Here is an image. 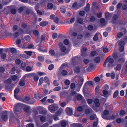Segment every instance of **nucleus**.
I'll list each match as a JSON object with an SVG mask.
<instances>
[{
	"label": "nucleus",
	"instance_id": "69168bd1",
	"mask_svg": "<svg viewBox=\"0 0 127 127\" xmlns=\"http://www.w3.org/2000/svg\"><path fill=\"white\" fill-rule=\"evenodd\" d=\"M10 50L11 52L12 53H15L16 51V49L14 48H11L10 49Z\"/></svg>",
	"mask_w": 127,
	"mask_h": 127
},
{
	"label": "nucleus",
	"instance_id": "b1692460",
	"mask_svg": "<svg viewBox=\"0 0 127 127\" xmlns=\"http://www.w3.org/2000/svg\"><path fill=\"white\" fill-rule=\"evenodd\" d=\"M32 32L33 34L37 36H38L39 34V32L37 30H32Z\"/></svg>",
	"mask_w": 127,
	"mask_h": 127
},
{
	"label": "nucleus",
	"instance_id": "c756f323",
	"mask_svg": "<svg viewBox=\"0 0 127 127\" xmlns=\"http://www.w3.org/2000/svg\"><path fill=\"white\" fill-rule=\"evenodd\" d=\"M37 7L38 5H37L35 6V9L37 13L39 15H41L42 14V12L41 11L37 10L38 9Z\"/></svg>",
	"mask_w": 127,
	"mask_h": 127
},
{
	"label": "nucleus",
	"instance_id": "e433bc0d",
	"mask_svg": "<svg viewBox=\"0 0 127 127\" xmlns=\"http://www.w3.org/2000/svg\"><path fill=\"white\" fill-rule=\"evenodd\" d=\"M52 117L55 121H57L59 120V119L57 117V115H52Z\"/></svg>",
	"mask_w": 127,
	"mask_h": 127
},
{
	"label": "nucleus",
	"instance_id": "864d4df0",
	"mask_svg": "<svg viewBox=\"0 0 127 127\" xmlns=\"http://www.w3.org/2000/svg\"><path fill=\"white\" fill-rule=\"evenodd\" d=\"M96 117V115L95 114H94L90 116V119L91 120H93Z\"/></svg>",
	"mask_w": 127,
	"mask_h": 127
},
{
	"label": "nucleus",
	"instance_id": "2f4dec72",
	"mask_svg": "<svg viewBox=\"0 0 127 127\" xmlns=\"http://www.w3.org/2000/svg\"><path fill=\"white\" fill-rule=\"evenodd\" d=\"M11 80L10 79H8L7 80H5L4 83L5 84H10L11 82Z\"/></svg>",
	"mask_w": 127,
	"mask_h": 127
},
{
	"label": "nucleus",
	"instance_id": "c9c22d12",
	"mask_svg": "<svg viewBox=\"0 0 127 127\" xmlns=\"http://www.w3.org/2000/svg\"><path fill=\"white\" fill-rule=\"evenodd\" d=\"M34 73H33L32 74H27L25 75L23 77L22 79H24V80H25V78L26 77H28L29 76H31V75L32 74H34Z\"/></svg>",
	"mask_w": 127,
	"mask_h": 127
},
{
	"label": "nucleus",
	"instance_id": "412c9836",
	"mask_svg": "<svg viewBox=\"0 0 127 127\" xmlns=\"http://www.w3.org/2000/svg\"><path fill=\"white\" fill-rule=\"evenodd\" d=\"M2 120L4 121H6L7 120V114H3L1 116Z\"/></svg>",
	"mask_w": 127,
	"mask_h": 127
},
{
	"label": "nucleus",
	"instance_id": "72a5a7b5",
	"mask_svg": "<svg viewBox=\"0 0 127 127\" xmlns=\"http://www.w3.org/2000/svg\"><path fill=\"white\" fill-rule=\"evenodd\" d=\"M25 39L28 41H30L31 39V38L30 36H26L24 38Z\"/></svg>",
	"mask_w": 127,
	"mask_h": 127
},
{
	"label": "nucleus",
	"instance_id": "39448f33",
	"mask_svg": "<svg viewBox=\"0 0 127 127\" xmlns=\"http://www.w3.org/2000/svg\"><path fill=\"white\" fill-rule=\"evenodd\" d=\"M30 100V99L29 97H25L24 98L22 99V101L24 102L28 103L31 104H33L36 101L35 100H33V102H29V100ZM33 99H32V100H33Z\"/></svg>",
	"mask_w": 127,
	"mask_h": 127
},
{
	"label": "nucleus",
	"instance_id": "58836bf2",
	"mask_svg": "<svg viewBox=\"0 0 127 127\" xmlns=\"http://www.w3.org/2000/svg\"><path fill=\"white\" fill-rule=\"evenodd\" d=\"M90 5L89 3H87L85 10L86 11H88L90 9Z\"/></svg>",
	"mask_w": 127,
	"mask_h": 127
},
{
	"label": "nucleus",
	"instance_id": "774afa93",
	"mask_svg": "<svg viewBox=\"0 0 127 127\" xmlns=\"http://www.w3.org/2000/svg\"><path fill=\"white\" fill-rule=\"evenodd\" d=\"M75 127H82V125L77 123H75L73 124Z\"/></svg>",
	"mask_w": 127,
	"mask_h": 127
},
{
	"label": "nucleus",
	"instance_id": "393cba45",
	"mask_svg": "<svg viewBox=\"0 0 127 127\" xmlns=\"http://www.w3.org/2000/svg\"><path fill=\"white\" fill-rule=\"evenodd\" d=\"M26 66V64L25 63H22L21 64V68L23 70H25Z\"/></svg>",
	"mask_w": 127,
	"mask_h": 127
},
{
	"label": "nucleus",
	"instance_id": "cd10ccee",
	"mask_svg": "<svg viewBox=\"0 0 127 127\" xmlns=\"http://www.w3.org/2000/svg\"><path fill=\"white\" fill-rule=\"evenodd\" d=\"M24 79H22V78L21 80L19 82V85L20 86H23L25 85V82L24 80Z\"/></svg>",
	"mask_w": 127,
	"mask_h": 127
},
{
	"label": "nucleus",
	"instance_id": "aec40b11",
	"mask_svg": "<svg viewBox=\"0 0 127 127\" xmlns=\"http://www.w3.org/2000/svg\"><path fill=\"white\" fill-rule=\"evenodd\" d=\"M48 23V22H47L42 21L40 23V25L41 26L43 27L47 25Z\"/></svg>",
	"mask_w": 127,
	"mask_h": 127
},
{
	"label": "nucleus",
	"instance_id": "9d476101",
	"mask_svg": "<svg viewBox=\"0 0 127 127\" xmlns=\"http://www.w3.org/2000/svg\"><path fill=\"white\" fill-rule=\"evenodd\" d=\"M102 56H99L96 57L94 59L95 62L97 63H99L101 60H102Z\"/></svg>",
	"mask_w": 127,
	"mask_h": 127
},
{
	"label": "nucleus",
	"instance_id": "2eb2a0df",
	"mask_svg": "<svg viewBox=\"0 0 127 127\" xmlns=\"http://www.w3.org/2000/svg\"><path fill=\"white\" fill-rule=\"evenodd\" d=\"M61 124L62 127H64L67 125L68 124V122L64 120H62L61 122Z\"/></svg>",
	"mask_w": 127,
	"mask_h": 127
},
{
	"label": "nucleus",
	"instance_id": "473e14b6",
	"mask_svg": "<svg viewBox=\"0 0 127 127\" xmlns=\"http://www.w3.org/2000/svg\"><path fill=\"white\" fill-rule=\"evenodd\" d=\"M63 110L62 109H60L57 112L56 114L58 116H59L63 112Z\"/></svg>",
	"mask_w": 127,
	"mask_h": 127
},
{
	"label": "nucleus",
	"instance_id": "4d7b16f0",
	"mask_svg": "<svg viewBox=\"0 0 127 127\" xmlns=\"http://www.w3.org/2000/svg\"><path fill=\"white\" fill-rule=\"evenodd\" d=\"M77 21V22L79 23L80 24H82L83 23V21L82 19L79 18H78Z\"/></svg>",
	"mask_w": 127,
	"mask_h": 127
},
{
	"label": "nucleus",
	"instance_id": "a878e982",
	"mask_svg": "<svg viewBox=\"0 0 127 127\" xmlns=\"http://www.w3.org/2000/svg\"><path fill=\"white\" fill-rule=\"evenodd\" d=\"M127 113V112H126L125 110H122L120 111V115L121 116L125 115Z\"/></svg>",
	"mask_w": 127,
	"mask_h": 127
},
{
	"label": "nucleus",
	"instance_id": "bb28decb",
	"mask_svg": "<svg viewBox=\"0 0 127 127\" xmlns=\"http://www.w3.org/2000/svg\"><path fill=\"white\" fill-rule=\"evenodd\" d=\"M11 78L12 80L13 81H16L18 80L19 79V77H17L16 75H14L12 76Z\"/></svg>",
	"mask_w": 127,
	"mask_h": 127
},
{
	"label": "nucleus",
	"instance_id": "bf43d9fd",
	"mask_svg": "<svg viewBox=\"0 0 127 127\" xmlns=\"http://www.w3.org/2000/svg\"><path fill=\"white\" fill-rule=\"evenodd\" d=\"M34 97L36 99H37L39 98V99L41 98L42 97H40L39 96L38 93L34 95Z\"/></svg>",
	"mask_w": 127,
	"mask_h": 127
},
{
	"label": "nucleus",
	"instance_id": "1a4fd4ad",
	"mask_svg": "<svg viewBox=\"0 0 127 127\" xmlns=\"http://www.w3.org/2000/svg\"><path fill=\"white\" fill-rule=\"evenodd\" d=\"M87 50V48L85 47H81V51L82 52L81 56L82 57L86 56V55L85 52Z\"/></svg>",
	"mask_w": 127,
	"mask_h": 127
},
{
	"label": "nucleus",
	"instance_id": "dca6fc26",
	"mask_svg": "<svg viewBox=\"0 0 127 127\" xmlns=\"http://www.w3.org/2000/svg\"><path fill=\"white\" fill-rule=\"evenodd\" d=\"M93 111L89 107H88L85 110V113L86 114H89L90 113H92Z\"/></svg>",
	"mask_w": 127,
	"mask_h": 127
},
{
	"label": "nucleus",
	"instance_id": "c03bdc74",
	"mask_svg": "<svg viewBox=\"0 0 127 127\" xmlns=\"http://www.w3.org/2000/svg\"><path fill=\"white\" fill-rule=\"evenodd\" d=\"M40 121L41 122H45L46 121V118L44 116H42L40 118Z\"/></svg>",
	"mask_w": 127,
	"mask_h": 127
},
{
	"label": "nucleus",
	"instance_id": "680f3d73",
	"mask_svg": "<svg viewBox=\"0 0 127 127\" xmlns=\"http://www.w3.org/2000/svg\"><path fill=\"white\" fill-rule=\"evenodd\" d=\"M93 39L95 41H96L98 39V37L97 33H96L95 34L94 37Z\"/></svg>",
	"mask_w": 127,
	"mask_h": 127
},
{
	"label": "nucleus",
	"instance_id": "9b49d317",
	"mask_svg": "<svg viewBox=\"0 0 127 127\" xmlns=\"http://www.w3.org/2000/svg\"><path fill=\"white\" fill-rule=\"evenodd\" d=\"M105 18L107 20H110L112 16V14L108 12H107L105 13Z\"/></svg>",
	"mask_w": 127,
	"mask_h": 127
},
{
	"label": "nucleus",
	"instance_id": "603ef678",
	"mask_svg": "<svg viewBox=\"0 0 127 127\" xmlns=\"http://www.w3.org/2000/svg\"><path fill=\"white\" fill-rule=\"evenodd\" d=\"M20 42H21V40L20 39H18L16 41V43L18 45V46L19 47H22V45L19 44Z\"/></svg>",
	"mask_w": 127,
	"mask_h": 127
},
{
	"label": "nucleus",
	"instance_id": "e2e57ef3",
	"mask_svg": "<svg viewBox=\"0 0 127 127\" xmlns=\"http://www.w3.org/2000/svg\"><path fill=\"white\" fill-rule=\"evenodd\" d=\"M124 46H120L119 50L120 52H122L124 51Z\"/></svg>",
	"mask_w": 127,
	"mask_h": 127
},
{
	"label": "nucleus",
	"instance_id": "f03ea898",
	"mask_svg": "<svg viewBox=\"0 0 127 127\" xmlns=\"http://www.w3.org/2000/svg\"><path fill=\"white\" fill-rule=\"evenodd\" d=\"M21 107V104L20 103H17L14 105V111L16 115H18L17 112H20Z\"/></svg>",
	"mask_w": 127,
	"mask_h": 127
},
{
	"label": "nucleus",
	"instance_id": "f257e3e1",
	"mask_svg": "<svg viewBox=\"0 0 127 127\" xmlns=\"http://www.w3.org/2000/svg\"><path fill=\"white\" fill-rule=\"evenodd\" d=\"M48 108L50 111L52 113H53L55 111L57 110L58 109L57 105L54 104L49 105Z\"/></svg>",
	"mask_w": 127,
	"mask_h": 127
},
{
	"label": "nucleus",
	"instance_id": "338daca9",
	"mask_svg": "<svg viewBox=\"0 0 127 127\" xmlns=\"http://www.w3.org/2000/svg\"><path fill=\"white\" fill-rule=\"evenodd\" d=\"M64 83L67 85H69L70 84V81L68 80H66L64 81Z\"/></svg>",
	"mask_w": 127,
	"mask_h": 127
},
{
	"label": "nucleus",
	"instance_id": "79ce46f5",
	"mask_svg": "<svg viewBox=\"0 0 127 127\" xmlns=\"http://www.w3.org/2000/svg\"><path fill=\"white\" fill-rule=\"evenodd\" d=\"M53 5L51 3H48L47 5V6L48 9H52L53 7Z\"/></svg>",
	"mask_w": 127,
	"mask_h": 127
},
{
	"label": "nucleus",
	"instance_id": "4c0bfd02",
	"mask_svg": "<svg viewBox=\"0 0 127 127\" xmlns=\"http://www.w3.org/2000/svg\"><path fill=\"white\" fill-rule=\"evenodd\" d=\"M43 77L40 78L39 80V82L38 83V85L39 86L42 83L43 81Z\"/></svg>",
	"mask_w": 127,
	"mask_h": 127
},
{
	"label": "nucleus",
	"instance_id": "5fc2aeb1",
	"mask_svg": "<svg viewBox=\"0 0 127 127\" xmlns=\"http://www.w3.org/2000/svg\"><path fill=\"white\" fill-rule=\"evenodd\" d=\"M111 78L112 79H114L115 77V73L114 71H112L111 74Z\"/></svg>",
	"mask_w": 127,
	"mask_h": 127
},
{
	"label": "nucleus",
	"instance_id": "de8ad7c7",
	"mask_svg": "<svg viewBox=\"0 0 127 127\" xmlns=\"http://www.w3.org/2000/svg\"><path fill=\"white\" fill-rule=\"evenodd\" d=\"M61 89V88L59 87L58 86L55 88L53 89V91H57L60 90Z\"/></svg>",
	"mask_w": 127,
	"mask_h": 127
},
{
	"label": "nucleus",
	"instance_id": "8fccbe9b",
	"mask_svg": "<svg viewBox=\"0 0 127 127\" xmlns=\"http://www.w3.org/2000/svg\"><path fill=\"white\" fill-rule=\"evenodd\" d=\"M107 61H108L109 63L111 64H112L114 62V60L112 58H110L109 59L108 58Z\"/></svg>",
	"mask_w": 127,
	"mask_h": 127
},
{
	"label": "nucleus",
	"instance_id": "37998d69",
	"mask_svg": "<svg viewBox=\"0 0 127 127\" xmlns=\"http://www.w3.org/2000/svg\"><path fill=\"white\" fill-rule=\"evenodd\" d=\"M103 93L104 96H106L108 95V93L107 90H104L103 91Z\"/></svg>",
	"mask_w": 127,
	"mask_h": 127
},
{
	"label": "nucleus",
	"instance_id": "0e129e2a",
	"mask_svg": "<svg viewBox=\"0 0 127 127\" xmlns=\"http://www.w3.org/2000/svg\"><path fill=\"white\" fill-rule=\"evenodd\" d=\"M96 54V52L95 51H93L91 53V55L92 56H95Z\"/></svg>",
	"mask_w": 127,
	"mask_h": 127
},
{
	"label": "nucleus",
	"instance_id": "a18cd8bd",
	"mask_svg": "<svg viewBox=\"0 0 127 127\" xmlns=\"http://www.w3.org/2000/svg\"><path fill=\"white\" fill-rule=\"evenodd\" d=\"M25 53L30 56H31L32 54V52L31 51H25Z\"/></svg>",
	"mask_w": 127,
	"mask_h": 127
},
{
	"label": "nucleus",
	"instance_id": "ea45409f",
	"mask_svg": "<svg viewBox=\"0 0 127 127\" xmlns=\"http://www.w3.org/2000/svg\"><path fill=\"white\" fill-rule=\"evenodd\" d=\"M77 2H75L72 5V7L73 8L76 9H78V8L77 6Z\"/></svg>",
	"mask_w": 127,
	"mask_h": 127
},
{
	"label": "nucleus",
	"instance_id": "423d86ee",
	"mask_svg": "<svg viewBox=\"0 0 127 127\" xmlns=\"http://www.w3.org/2000/svg\"><path fill=\"white\" fill-rule=\"evenodd\" d=\"M30 107L28 106H26L24 108V111L29 115L31 114V111L30 110Z\"/></svg>",
	"mask_w": 127,
	"mask_h": 127
},
{
	"label": "nucleus",
	"instance_id": "4468645a",
	"mask_svg": "<svg viewBox=\"0 0 127 127\" xmlns=\"http://www.w3.org/2000/svg\"><path fill=\"white\" fill-rule=\"evenodd\" d=\"M94 102L95 104L96 107H99L100 104L99 102V100L97 99H95L94 100Z\"/></svg>",
	"mask_w": 127,
	"mask_h": 127
},
{
	"label": "nucleus",
	"instance_id": "f3484780",
	"mask_svg": "<svg viewBox=\"0 0 127 127\" xmlns=\"http://www.w3.org/2000/svg\"><path fill=\"white\" fill-rule=\"evenodd\" d=\"M121 64H119L117 65L116 67L114 68V70L116 71H120L121 68Z\"/></svg>",
	"mask_w": 127,
	"mask_h": 127
},
{
	"label": "nucleus",
	"instance_id": "5701e85b",
	"mask_svg": "<svg viewBox=\"0 0 127 127\" xmlns=\"http://www.w3.org/2000/svg\"><path fill=\"white\" fill-rule=\"evenodd\" d=\"M100 22L102 24V26H104L106 24V23L105 21V20L103 18H101L100 20Z\"/></svg>",
	"mask_w": 127,
	"mask_h": 127
},
{
	"label": "nucleus",
	"instance_id": "ddd939ff",
	"mask_svg": "<svg viewBox=\"0 0 127 127\" xmlns=\"http://www.w3.org/2000/svg\"><path fill=\"white\" fill-rule=\"evenodd\" d=\"M118 16L117 15H114L113 17L112 20V23H116L117 22V20L118 18Z\"/></svg>",
	"mask_w": 127,
	"mask_h": 127
},
{
	"label": "nucleus",
	"instance_id": "052dcab7",
	"mask_svg": "<svg viewBox=\"0 0 127 127\" xmlns=\"http://www.w3.org/2000/svg\"><path fill=\"white\" fill-rule=\"evenodd\" d=\"M21 62V60L19 59H17L15 61V63L17 64H19Z\"/></svg>",
	"mask_w": 127,
	"mask_h": 127
},
{
	"label": "nucleus",
	"instance_id": "7ed1b4c3",
	"mask_svg": "<svg viewBox=\"0 0 127 127\" xmlns=\"http://www.w3.org/2000/svg\"><path fill=\"white\" fill-rule=\"evenodd\" d=\"M71 95L77 96V99L79 100H82L83 98V96L77 94L76 92L74 91H72L71 93Z\"/></svg>",
	"mask_w": 127,
	"mask_h": 127
},
{
	"label": "nucleus",
	"instance_id": "6e6552de",
	"mask_svg": "<svg viewBox=\"0 0 127 127\" xmlns=\"http://www.w3.org/2000/svg\"><path fill=\"white\" fill-rule=\"evenodd\" d=\"M66 112L69 115H71L72 114L73 110L72 108L67 107L66 109Z\"/></svg>",
	"mask_w": 127,
	"mask_h": 127
},
{
	"label": "nucleus",
	"instance_id": "a211bd4d",
	"mask_svg": "<svg viewBox=\"0 0 127 127\" xmlns=\"http://www.w3.org/2000/svg\"><path fill=\"white\" fill-rule=\"evenodd\" d=\"M69 34L72 36H75L77 35V33L71 30H70Z\"/></svg>",
	"mask_w": 127,
	"mask_h": 127
},
{
	"label": "nucleus",
	"instance_id": "7c9ffc66",
	"mask_svg": "<svg viewBox=\"0 0 127 127\" xmlns=\"http://www.w3.org/2000/svg\"><path fill=\"white\" fill-rule=\"evenodd\" d=\"M15 119V117L14 115V114L13 113H12L11 114V116L10 117V121H12Z\"/></svg>",
	"mask_w": 127,
	"mask_h": 127
},
{
	"label": "nucleus",
	"instance_id": "f704fd0d",
	"mask_svg": "<svg viewBox=\"0 0 127 127\" xmlns=\"http://www.w3.org/2000/svg\"><path fill=\"white\" fill-rule=\"evenodd\" d=\"M25 70L29 72L33 70V69L31 67L28 66L26 67Z\"/></svg>",
	"mask_w": 127,
	"mask_h": 127
},
{
	"label": "nucleus",
	"instance_id": "6ab92c4d",
	"mask_svg": "<svg viewBox=\"0 0 127 127\" xmlns=\"http://www.w3.org/2000/svg\"><path fill=\"white\" fill-rule=\"evenodd\" d=\"M117 43H118L119 46H124L125 45V42L124 41L122 40L121 39L119 41H118Z\"/></svg>",
	"mask_w": 127,
	"mask_h": 127
},
{
	"label": "nucleus",
	"instance_id": "09e8293b",
	"mask_svg": "<svg viewBox=\"0 0 127 127\" xmlns=\"http://www.w3.org/2000/svg\"><path fill=\"white\" fill-rule=\"evenodd\" d=\"M38 60L40 61H43L44 60V58L43 57L41 56H39L38 57Z\"/></svg>",
	"mask_w": 127,
	"mask_h": 127
},
{
	"label": "nucleus",
	"instance_id": "f8f14e48",
	"mask_svg": "<svg viewBox=\"0 0 127 127\" xmlns=\"http://www.w3.org/2000/svg\"><path fill=\"white\" fill-rule=\"evenodd\" d=\"M63 44L62 43L60 42L59 44V46L61 47V50L62 52H64L66 50V48L64 46H63Z\"/></svg>",
	"mask_w": 127,
	"mask_h": 127
},
{
	"label": "nucleus",
	"instance_id": "0eeeda50",
	"mask_svg": "<svg viewBox=\"0 0 127 127\" xmlns=\"http://www.w3.org/2000/svg\"><path fill=\"white\" fill-rule=\"evenodd\" d=\"M102 116L103 119L107 120H110L111 119H114L115 118V117L113 115L112 116L111 118H110L109 117L108 115H107L102 114Z\"/></svg>",
	"mask_w": 127,
	"mask_h": 127
},
{
	"label": "nucleus",
	"instance_id": "13d9d810",
	"mask_svg": "<svg viewBox=\"0 0 127 127\" xmlns=\"http://www.w3.org/2000/svg\"><path fill=\"white\" fill-rule=\"evenodd\" d=\"M122 121V120L121 118H117L116 120V122L118 123H121Z\"/></svg>",
	"mask_w": 127,
	"mask_h": 127
},
{
	"label": "nucleus",
	"instance_id": "c85d7f7f",
	"mask_svg": "<svg viewBox=\"0 0 127 127\" xmlns=\"http://www.w3.org/2000/svg\"><path fill=\"white\" fill-rule=\"evenodd\" d=\"M60 11L63 13H64L66 11L65 7L64 6H62L60 8Z\"/></svg>",
	"mask_w": 127,
	"mask_h": 127
},
{
	"label": "nucleus",
	"instance_id": "3c124183",
	"mask_svg": "<svg viewBox=\"0 0 127 127\" xmlns=\"http://www.w3.org/2000/svg\"><path fill=\"white\" fill-rule=\"evenodd\" d=\"M37 74L40 76L45 75L46 73L43 72H38L37 73Z\"/></svg>",
	"mask_w": 127,
	"mask_h": 127
},
{
	"label": "nucleus",
	"instance_id": "a19ab883",
	"mask_svg": "<svg viewBox=\"0 0 127 127\" xmlns=\"http://www.w3.org/2000/svg\"><path fill=\"white\" fill-rule=\"evenodd\" d=\"M118 93L119 92L118 91H116L114 93L113 95V98H116L118 96Z\"/></svg>",
	"mask_w": 127,
	"mask_h": 127
},
{
	"label": "nucleus",
	"instance_id": "6e6d98bb",
	"mask_svg": "<svg viewBox=\"0 0 127 127\" xmlns=\"http://www.w3.org/2000/svg\"><path fill=\"white\" fill-rule=\"evenodd\" d=\"M34 46L32 44H29L27 46V48L30 49H33Z\"/></svg>",
	"mask_w": 127,
	"mask_h": 127
},
{
	"label": "nucleus",
	"instance_id": "20e7f679",
	"mask_svg": "<svg viewBox=\"0 0 127 127\" xmlns=\"http://www.w3.org/2000/svg\"><path fill=\"white\" fill-rule=\"evenodd\" d=\"M121 32H119L117 33V36L118 38H120L123 35L126 33L127 31L126 29L125 28H123L121 30Z\"/></svg>",
	"mask_w": 127,
	"mask_h": 127
},
{
	"label": "nucleus",
	"instance_id": "4be33fe9",
	"mask_svg": "<svg viewBox=\"0 0 127 127\" xmlns=\"http://www.w3.org/2000/svg\"><path fill=\"white\" fill-rule=\"evenodd\" d=\"M44 81L49 86L50 85L49 80L48 77L46 76L44 77Z\"/></svg>",
	"mask_w": 127,
	"mask_h": 127
},
{
	"label": "nucleus",
	"instance_id": "49530a36",
	"mask_svg": "<svg viewBox=\"0 0 127 127\" xmlns=\"http://www.w3.org/2000/svg\"><path fill=\"white\" fill-rule=\"evenodd\" d=\"M83 78L82 79L79 81V83L78 84V86L80 87H81L83 83Z\"/></svg>",
	"mask_w": 127,
	"mask_h": 127
}]
</instances>
